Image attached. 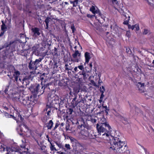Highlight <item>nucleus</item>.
<instances>
[{"instance_id": "obj_48", "label": "nucleus", "mask_w": 154, "mask_h": 154, "mask_svg": "<svg viewBox=\"0 0 154 154\" xmlns=\"http://www.w3.org/2000/svg\"><path fill=\"white\" fill-rule=\"evenodd\" d=\"M45 148H46V146H45L42 147L41 148V149L42 150V152H46V150L45 149Z\"/></svg>"}, {"instance_id": "obj_53", "label": "nucleus", "mask_w": 154, "mask_h": 154, "mask_svg": "<svg viewBox=\"0 0 154 154\" xmlns=\"http://www.w3.org/2000/svg\"><path fill=\"white\" fill-rule=\"evenodd\" d=\"M87 16L89 18H92L94 16V15H91L89 14H88L87 15Z\"/></svg>"}, {"instance_id": "obj_19", "label": "nucleus", "mask_w": 154, "mask_h": 154, "mask_svg": "<svg viewBox=\"0 0 154 154\" xmlns=\"http://www.w3.org/2000/svg\"><path fill=\"white\" fill-rule=\"evenodd\" d=\"M52 20L49 17H48L45 20V22L46 23V29H48V23L49 22L52 21Z\"/></svg>"}, {"instance_id": "obj_8", "label": "nucleus", "mask_w": 154, "mask_h": 154, "mask_svg": "<svg viewBox=\"0 0 154 154\" xmlns=\"http://www.w3.org/2000/svg\"><path fill=\"white\" fill-rule=\"evenodd\" d=\"M38 61V59H36L35 61L32 62L31 60L30 62L29 63V68L30 69L32 70H35L37 69L38 67L37 66L36 63Z\"/></svg>"}, {"instance_id": "obj_40", "label": "nucleus", "mask_w": 154, "mask_h": 154, "mask_svg": "<svg viewBox=\"0 0 154 154\" xmlns=\"http://www.w3.org/2000/svg\"><path fill=\"white\" fill-rule=\"evenodd\" d=\"M96 13L97 14H98L102 18H103L102 17V15L101 13V12H100V11L98 9L96 10Z\"/></svg>"}, {"instance_id": "obj_15", "label": "nucleus", "mask_w": 154, "mask_h": 154, "mask_svg": "<svg viewBox=\"0 0 154 154\" xmlns=\"http://www.w3.org/2000/svg\"><path fill=\"white\" fill-rule=\"evenodd\" d=\"M80 75H83L84 80H85L88 78V75L86 74L85 71L80 72H79Z\"/></svg>"}, {"instance_id": "obj_59", "label": "nucleus", "mask_w": 154, "mask_h": 154, "mask_svg": "<svg viewBox=\"0 0 154 154\" xmlns=\"http://www.w3.org/2000/svg\"><path fill=\"white\" fill-rule=\"evenodd\" d=\"M50 96H51V97L55 98L54 97V94H48V97H50Z\"/></svg>"}, {"instance_id": "obj_32", "label": "nucleus", "mask_w": 154, "mask_h": 154, "mask_svg": "<svg viewBox=\"0 0 154 154\" xmlns=\"http://www.w3.org/2000/svg\"><path fill=\"white\" fill-rule=\"evenodd\" d=\"M119 11L122 15H123L124 16H126V13H125L122 8L119 9Z\"/></svg>"}, {"instance_id": "obj_1", "label": "nucleus", "mask_w": 154, "mask_h": 154, "mask_svg": "<svg viewBox=\"0 0 154 154\" xmlns=\"http://www.w3.org/2000/svg\"><path fill=\"white\" fill-rule=\"evenodd\" d=\"M96 128L98 133L100 135L102 134L103 138L110 140L111 146L109 148L110 150H114L115 152L118 153H124L128 151V147L125 145L124 141H121L117 137H112V140L109 139L108 131H111L112 128L108 123L99 125L97 124Z\"/></svg>"}, {"instance_id": "obj_39", "label": "nucleus", "mask_w": 154, "mask_h": 154, "mask_svg": "<svg viewBox=\"0 0 154 154\" xmlns=\"http://www.w3.org/2000/svg\"><path fill=\"white\" fill-rule=\"evenodd\" d=\"M64 99H61L60 101V102H59V106H60V105H62L64 103Z\"/></svg>"}, {"instance_id": "obj_9", "label": "nucleus", "mask_w": 154, "mask_h": 154, "mask_svg": "<svg viewBox=\"0 0 154 154\" xmlns=\"http://www.w3.org/2000/svg\"><path fill=\"white\" fill-rule=\"evenodd\" d=\"M31 30L33 35V39H35L38 37V28H32L31 29Z\"/></svg>"}, {"instance_id": "obj_25", "label": "nucleus", "mask_w": 154, "mask_h": 154, "mask_svg": "<svg viewBox=\"0 0 154 154\" xmlns=\"http://www.w3.org/2000/svg\"><path fill=\"white\" fill-rule=\"evenodd\" d=\"M17 115L15 117H17V120H16L17 122L18 121H19L20 120L21 121H22L23 119V118L21 115H20L19 113H18L17 114Z\"/></svg>"}, {"instance_id": "obj_61", "label": "nucleus", "mask_w": 154, "mask_h": 154, "mask_svg": "<svg viewBox=\"0 0 154 154\" xmlns=\"http://www.w3.org/2000/svg\"><path fill=\"white\" fill-rule=\"evenodd\" d=\"M141 147L144 149L145 153L146 154L147 150L146 148H145L143 146H141Z\"/></svg>"}, {"instance_id": "obj_54", "label": "nucleus", "mask_w": 154, "mask_h": 154, "mask_svg": "<svg viewBox=\"0 0 154 154\" xmlns=\"http://www.w3.org/2000/svg\"><path fill=\"white\" fill-rule=\"evenodd\" d=\"M44 74H45V73H44L42 75L40 76V79L41 80H42L44 79V77H45L44 75Z\"/></svg>"}, {"instance_id": "obj_57", "label": "nucleus", "mask_w": 154, "mask_h": 154, "mask_svg": "<svg viewBox=\"0 0 154 154\" xmlns=\"http://www.w3.org/2000/svg\"><path fill=\"white\" fill-rule=\"evenodd\" d=\"M70 140L71 142H74L76 141V140L72 137H71L70 138Z\"/></svg>"}, {"instance_id": "obj_13", "label": "nucleus", "mask_w": 154, "mask_h": 154, "mask_svg": "<svg viewBox=\"0 0 154 154\" xmlns=\"http://www.w3.org/2000/svg\"><path fill=\"white\" fill-rule=\"evenodd\" d=\"M85 63H88L91 58L90 54L88 52H86L85 53Z\"/></svg>"}, {"instance_id": "obj_24", "label": "nucleus", "mask_w": 154, "mask_h": 154, "mask_svg": "<svg viewBox=\"0 0 154 154\" xmlns=\"http://www.w3.org/2000/svg\"><path fill=\"white\" fill-rule=\"evenodd\" d=\"M80 60V57H75V58H71V61L74 63L79 62Z\"/></svg>"}, {"instance_id": "obj_44", "label": "nucleus", "mask_w": 154, "mask_h": 154, "mask_svg": "<svg viewBox=\"0 0 154 154\" xmlns=\"http://www.w3.org/2000/svg\"><path fill=\"white\" fill-rule=\"evenodd\" d=\"M78 67H75L74 69L72 71V72L73 73H74L75 72H77L78 71Z\"/></svg>"}, {"instance_id": "obj_21", "label": "nucleus", "mask_w": 154, "mask_h": 154, "mask_svg": "<svg viewBox=\"0 0 154 154\" xmlns=\"http://www.w3.org/2000/svg\"><path fill=\"white\" fill-rule=\"evenodd\" d=\"M72 56L73 58H75V57H77V56L78 57H80L81 56V54L79 53L78 50H76L75 53L72 54Z\"/></svg>"}, {"instance_id": "obj_18", "label": "nucleus", "mask_w": 154, "mask_h": 154, "mask_svg": "<svg viewBox=\"0 0 154 154\" xmlns=\"http://www.w3.org/2000/svg\"><path fill=\"white\" fill-rule=\"evenodd\" d=\"M2 24L1 26V29L2 31H6L7 29V27L5 23L4 20L1 21Z\"/></svg>"}, {"instance_id": "obj_58", "label": "nucleus", "mask_w": 154, "mask_h": 154, "mask_svg": "<svg viewBox=\"0 0 154 154\" xmlns=\"http://www.w3.org/2000/svg\"><path fill=\"white\" fill-rule=\"evenodd\" d=\"M57 67H58V66H57V63H54V69H55V68H57Z\"/></svg>"}, {"instance_id": "obj_52", "label": "nucleus", "mask_w": 154, "mask_h": 154, "mask_svg": "<svg viewBox=\"0 0 154 154\" xmlns=\"http://www.w3.org/2000/svg\"><path fill=\"white\" fill-rule=\"evenodd\" d=\"M135 28L136 31H138L139 29V27L138 25L137 24L135 25Z\"/></svg>"}, {"instance_id": "obj_4", "label": "nucleus", "mask_w": 154, "mask_h": 154, "mask_svg": "<svg viewBox=\"0 0 154 154\" xmlns=\"http://www.w3.org/2000/svg\"><path fill=\"white\" fill-rule=\"evenodd\" d=\"M24 127H25V128L26 129V131H24L23 133V131L20 128V131L21 133H19V135L23 137L25 136L26 137H28L30 136H32V137L35 139V140L37 142V143L38 144V139H37L36 138H37L38 137V134H37L36 136L34 135L32 133V131L26 125H24Z\"/></svg>"}, {"instance_id": "obj_27", "label": "nucleus", "mask_w": 154, "mask_h": 154, "mask_svg": "<svg viewBox=\"0 0 154 154\" xmlns=\"http://www.w3.org/2000/svg\"><path fill=\"white\" fill-rule=\"evenodd\" d=\"M73 112V109L72 108H69L66 110V113L68 115H70L72 114Z\"/></svg>"}, {"instance_id": "obj_55", "label": "nucleus", "mask_w": 154, "mask_h": 154, "mask_svg": "<svg viewBox=\"0 0 154 154\" xmlns=\"http://www.w3.org/2000/svg\"><path fill=\"white\" fill-rule=\"evenodd\" d=\"M59 124H58L57 123H56L55 126L53 129V130H55L57 128V127L59 126Z\"/></svg>"}, {"instance_id": "obj_26", "label": "nucleus", "mask_w": 154, "mask_h": 154, "mask_svg": "<svg viewBox=\"0 0 154 154\" xmlns=\"http://www.w3.org/2000/svg\"><path fill=\"white\" fill-rule=\"evenodd\" d=\"M31 77L30 76H26L23 79V82H25L26 83H27V82L29 81V80L30 79Z\"/></svg>"}, {"instance_id": "obj_60", "label": "nucleus", "mask_w": 154, "mask_h": 154, "mask_svg": "<svg viewBox=\"0 0 154 154\" xmlns=\"http://www.w3.org/2000/svg\"><path fill=\"white\" fill-rule=\"evenodd\" d=\"M121 119L122 121L124 120L125 121H127V119L126 118H125L123 117H122Z\"/></svg>"}, {"instance_id": "obj_47", "label": "nucleus", "mask_w": 154, "mask_h": 154, "mask_svg": "<svg viewBox=\"0 0 154 154\" xmlns=\"http://www.w3.org/2000/svg\"><path fill=\"white\" fill-rule=\"evenodd\" d=\"M69 124H68L67 125H66V131H71L69 129Z\"/></svg>"}, {"instance_id": "obj_37", "label": "nucleus", "mask_w": 154, "mask_h": 154, "mask_svg": "<svg viewBox=\"0 0 154 154\" xmlns=\"http://www.w3.org/2000/svg\"><path fill=\"white\" fill-rule=\"evenodd\" d=\"M78 68L82 71H84V68L83 65H80L78 66Z\"/></svg>"}, {"instance_id": "obj_45", "label": "nucleus", "mask_w": 154, "mask_h": 154, "mask_svg": "<svg viewBox=\"0 0 154 154\" xmlns=\"http://www.w3.org/2000/svg\"><path fill=\"white\" fill-rule=\"evenodd\" d=\"M54 55H56L57 54V49L56 48H54Z\"/></svg>"}, {"instance_id": "obj_5", "label": "nucleus", "mask_w": 154, "mask_h": 154, "mask_svg": "<svg viewBox=\"0 0 154 154\" xmlns=\"http://www.w3.org/2000/svg\"><path fill=\"white\" fill-rule=\"evenodd\" d=\"M10 149L12 152H17L20 154H26L28 150V149L25 145L21 146L20 147L17 146H13Z\"/></svg>"}, {"instance_id": "obj_2", "label": "nucleus", "mask_w": 154, "mask_h": 154, "mask_svg": "<svg viewBox=\"0 0 154 154\" xmlns=\"http://www.w3.org/2000/svg\"><path fill=\"white\" fill-rule=\"evenodd\" d=\"M29 89L32 94V95L30 97L24 96L20 97L19 98L21 104L27 109L30 107L32 108L35 104L38 103V98L37 97V94L38 92V84L36 86H31Z\"/></svg>"}, {"instance_id": "obj_56", "label": "nucleus", "mask_w": 154, "mask_h": 154, "mask_svg": "<svg viewBox=\"0 0 154 154\" xmlns=\"http://www.w3.org/2000/svg\"><path fill=\"white\" fill-rule=\"evenodd\" d=\"M5 32V31H2V32H1V33H0V37L3 35Z\"/></svg>"}, {"instance_id": "obj_36", "label": "nucleus", "mask_w": 154, "mask_h": 154, "mask_svg": "<svg viewBox=\"0 0 154 154\" xmlns=\"http://www.w3.org/2000/svg\"><path fill=\"white\" fill-rule=\"evenodd\" d=\"M45 88V87L44 86H42V87L40 91V94H42L44 92V90Z\"/></svg>"}, {"instance_id": "obj_62", "label": "nucleus", "mask_w": 154, "mask_h": 154, "mask_svg": "<svg viewBox=\"0 0 154 154\" xmlns=\"http://www.w3.org/2000/svg\"><path fill=\"white\" fill-rule=\"evenodd\" d=\"M104 97V95L103 94H101V95H100V99H103V97Z\"/></svg>"}, {"instance_id": "obj_38", "label": "nucleus", "mask_w": 154, "mask_h": 154, "mask_svg": "<svg viewBox=\"0 0 154 154\" xmlns=\"http://www.w3.org/2000/svg\"><path fill=\"white\" fill-rule=\"evenodd\" d=\"M90 82L91 83V84L94 86L96 87H98L99 86H98L96 84V83L93 80H91L90 81Z\"/></svg>"}, {"instance_id": "obj_22", "label": "nucleus", "mask_w": 154, "mask_h": 154, "mask_svg": "<svg viewBox=\"0 0 154 154\" xmlns=\"http://www.w3.org/2000/svg\"><path fill=\"white\" fill-rule=\"evenodd\" d=\"M5 116L7 118H11L12 117L14 120H17V117H15L14 116H13L12 115H10L9 113L7 112H6L5 113Z\"/></svg>"}, {"instance_id": "obj_17", "label": "nucleus", "mask_w": 154, "mask_h": 154, "mask_svg": "<svg viewBox=\"0 0 154 154\" xmlns=\"http://www.w3.org/2000/svg\"><path fill=\"white\" fill-rule=\"evenodd\" d=\"M145 84L144 83H141L139 82L136 84V86L138 88L139 90H142L143 88L144 87Z\"/></svg>"}, {"instance_id": "obj_46", "label": "nucleus", "mask_w": 154, "mask_h": 154, "mask_svg": "<svg viewBox=\"0 0 154 154\" xmlns=\"http://www.w3.org/2000/svg\"><path fill=\"white\" fill-rule=\"evenodd\" d=\"M91 121L93 123H95L97 122V120L95 119H93V118L91 119Z\"/></svg>"}, {"instance_id": "obj_20", "label": "nucleus", "mask_w": 154, "mask_h": 154, "mask_svg": "<svg viewBox=\"0 0 154 154\" xmlns=\"http://www.w3.org/2000/svg\"><path fill=\"white\" fill-rule=\"evenodd\" d=\"M53 125V123L52 120H50L48 122V123L46 125L48 129H50L52 128Z\"/></svg>"}, {"instance_id": "obj_64", "label": "nucleus", "mask_w": 154, "mask_h": 154, "mask_svg": "<svg viewBox=\"0 0 154 154\" xmlns=\"http://www.w3.org/2000/svg\"><path fill=\"white\" fill-rule=\"evenodd\" d=\"M82 126H83L84 127V125H82L81 124H80V125H79L78 128L79 129H80V128H82Z\"/></svg>"}, {"instance_id": "obj_51", "label": "nucleus", "mask_w": 154, "mask_h": 154, "mask_svg": "<svg viewBox=\"0 0 154 154\" xmlns=\"http://www.w3.org/2000/svg\"><path fill=\"white\" fill-rule=\"evenodd\" d=\"M78 2L77 1H74V2L73 4V7H76L77 5Z\"/></svg>"}, {"instance_id": "obj_12", "label": "nucleus", "mask_w": 154, "mask_h": 154, "mask_svg": "<svg viewBox=\"0 0 154 154\" xmlns=\"http://www.w3.org/2000/svg\"><path fill=\"white\" fill-rule=\"evenodd\" d=\"M13 75V77L15 81L16 82H17L18 80V78L19 77L20 75V72L19 71L16 70Z\"/></svg>"}, {"instance_id": "obj_31", "label": "nucleus", "mask_w": 154, "mask_h": 154, "mask_svg": "<svg viewBox=\"0 0 154 154\" xmlns=\"http://www.w3.org/2000/svg\"><path fill=\"white\" fill-rule=\"evenodd\" d=\"M130 16L129 15H128V19L127 20L125 19V21L123 23V24L125 25H128V22L130 20Z\"/></svg>"}, {"instance_id": "obj_29", "label": "nucleus", "mask_w": 154, "mask_h": 154, "mask_svg": "<svg viewBox=\"0 0 154 154\" xmlns=\"http://www.w3.org/2000/svg\"><path fill=\"white\" fill-rule=\"evenodd\" d=\"M55 143L60 148H62L64 149L65 151H66V149L64 148L63 146L62 145L61 143H58L57 142H55Z\"/></svg>"}, {"instance_id": "obj_41", "label": "nucleus", "mask_w": 154, "mask_h": 154, "mask_svg": "<svg viewBox=\"0 0 154 154\" xmlns=\"http://www.w3.org/2000/svg\"><path fill=\"white\" fill-rule=\"evenodd\" d=\"M71 28L72 30V33H74L75 31L76 30V29L73 24L71 26Z\"/></svg>"}, {"instance_id": "obj_16", "label": "nucleus", "mask_w": 154, "mask_h": 154, "mask_svg": "<svg viewBox=\"0 0 154 154\" xmlns=\"http://www.w3.org/2000/svg\"><path fill=\"white\" fill-rule=\"evenodd\" d=\"M106 123H108L107 122L106 119L104 117H103L100 119L99 123H97L99 125L105 124Z\"/></svg>"}, {"instance_id": "obj_14", "label": "nucleus", "mask_w": 154, "mask_h": 154, "mask_svg": "<svg viewBox=\"0 0 154 154\" xmlns=\"http://www.w3.org/2000/svg\"><path fill=\"white\" fill-rule=\"evenodd\" d=\"M38 48L37 45L36 46H34L32 48V50L33 51V53L37 56H38Z\"/></svg>"}, {"instance_id": "obj_50", "label": "nucleus", "mask_w": 154, "mask_h": 154, "mask_svg": "<svg viewBox=\"0 0 154 154\" xmlns=\"http://www.w3.org/2000/svg\"><path fill=\"white\" fill-rule=\"evenodd\" d=\"M112 2L113 4H115L116 5H117L118 4L117 0H112Z\"/></svg>"}, {"instance_id": "obj_28", "label": "nucleus", "mask_w": 154, "mask_h": 154, "mask_svg": "<svg viewBox=\"0 0 154 154\" xmlns=\"http://www.w3.org/2000/svg\"><path fill=\"white\" fill-rule=\"evenodd\" d=\"M149 33V34H150L151 33V32H150V31L149 30L146 29H143V35H146Z\"/></svg>"}, {"instance_id": "obj_23", "label": "nucleus", "mask_w": 154, "mask_h": 154, "mask_svg": "<svg viewBox=\"0 0 154 154\" xmlns=\"http://www.w3.org/2000/svg\"><path fill=\"white\" fill-rule=\"evenodd\" d=\"M80 88L79 87L78 88H75L73 89V95H75V94L76 95H80L79 94H78V93L80 91Z\"/></svg>"}, {"instance_id": "obj_42", "label": "nucleus", "mask_w": 154, "mask_h": 154, "mask_svg": "<svg viewBox=\"0 0 154 154\" xmlns=\"http://www.w3.org/2000/svg\"><path fill=\"white\" fill-rule=\"evenodd\" d=\"M42 120L43 121V122H46L47 121V119L46 116H44V117L42 119Z\"/></svg>"}, {"instance_id": "obj_3", "label": "nucleus", "mask_w": 154, "mask_h": 154, "mask_svg": "<svg viewBox=\"0 0 154 154\" xmlns=\"http://www.w3.org/2000/svg\"><path fill=\"white\" fill-rule=\"evenodd\" d=\"M49 45L48 43L45 41H43L41 44L39 45V55L44 57L46 55H48V51L49 49Z\"/></svg>"}, {"instance_id": "obj_30", "label": "nucleus", "mask_w": 154, "mask_h": 154, "mask_svg": "<svg viewBox=\"0 0 154 154\" xmlns=\"http://www.w3.org/2000/svg\"><path fill=\"white\" fill-rule=\"evenodd\" d=\"M96 137V135H95L94 134V135H92V134H90V133H89L88 136V139H94Z\"/></svg>"}, {"instance_id": "obj_10", "label": "nucleus", "mask_w": 154, "mask_h": 154, "mask_svg": "<svg viewBox=\"0 0 154 154\" xmlns=\"http://www.w3.org/2000/svg\"><path fill=\"white\" fill-rule=\"evenodd\" d=\"M76 124H80L82 125H84V127L88 129V125L85 123V120L83 118H81L79 119L77 122L76 123Z\"/></svg>"}, {"instance_id": "obj_43", "label": "nucleus", "mask_w": 154, "mask_h": 154, "mask_svg": "<svg viewBox=\"0 0 154 154\" xmlns=\"http://www.w3.org/2000/svg\"><path fill=\"white\" fill-rule=\"evenodd\" d=\"M65 146L67 149L70 150V145L69 144H66L65 145Z\"/></svg>"}, {"instance_id": "obj_35", "label": "nucleus", "mask_w": 154, "mask_h": 154, "mask_svg": "<svg viewBox=\"0 0 154 154\" xmlns=\"http://www.w3.org/2000/svg\"><path fill=\"white\" fill-rule=\"evenodd\" d=\"M125 48L126 52L128 54H131L132 53V52L130 48H128L127 47H125Z\"/></svg>"}, {"instance_id": "obj_49", "label": "nucleus", "mask_w": 154, "mask_h": 154, "mask_svg": "<svg viewBox=\"0 0 154 154\" xmlns=\"http://www.w3.org/2000/svg\"><path fill=\"white\" fill-rule=\"evenodd\" d=\"M126 36H127L128 37H129L130 36V32L129 31H127L126 34Z\"/></svg>"}, {"instance_id": "obj_11", "label": "nucleus", "mask_w": 154, "mask_h": 154, "mask_svg": "<svg viewBox=\"0 0 154 154\" xmlns=\"http://www.w3.org/2000/svg\"><path fill=\"white\" fill-rule=\"evenodd\" d=\"M89 133L88 130L85 129L82 130L81 132V134L82 136L83 137V138L85 139H88V136Z\"/></svg>"}, {"instance_id": "obj_63", "label": "nucleus", "mask_w": 154, "mask_h": 154, "mask_svg": "<svg viewBox=\"0 0 154 154\" xmlns=\"http://www.w3.org/2000/svg\"><path fill=\"white\" fill-rule=\"evenodd\" d=\"M51 112V110L49 109V110H48V111L47 112V115L48 116H49L50 115V113Z\"/></svg>"}, {"instance_id": "obj_34", "label": "nucleus", "mask_w": 154, "mask_h": 154, "mask_svg": "<svg viewBox=\"0 0 154 154\" xmlns=\"http://www.w3.org/2000/svg\"><path fill=\"white\" fill-rule=\"evenodd\" d=\"M50 148L51 151H52L54 150H57L56 148L54 147V145H53L51 143V146H50Z\"/></svg>"}, {"instance_id": "obj_6", "label": "nucleus", "mask_w": 154, "mask_h": 154, "mask_svg": "<svg viewBox=\"0 0 154 154\" xmlns=\"http://www.w3.org/2000/svg\"><path fill=\"white\" fill-rule=\"evenodd\" d=\"M48 102L47 106L48 108L54 107L57 109V107L59 106V100L56 99L55 98L51 97V96L48 98Z\"/></svg>"}, {"instance_id": "obj_33", "label": "nucleus", "mask_w": 154, "mask_h": 154, "mask_svg": "<svg viewBox=\"0 0 154 154\" xmlns=\"http://www.w3.org/2000/svg\"><path fill=\"white\" fill-rule=\"evenodd\" d=\"M96 10L95 9V7L93 6H92L90 9V11L94 14H96Z\"/></svg>"}, {"instance_id": "obj_7", "label": "nucleus", "mask_w": 154, "mask_h": 154, "mask_svg": "<svg viewBox=\"0 0 154 154\" xmlns=\"http://www.w3.org/2000/svg\"><path fill=\"white\" fill-rule=\"evenodd\" d=\"M74 95V97L73 98L71 104L73 107L76 106L81 101V100L80 99V95Z\"/></svg>"}]
</instances>
